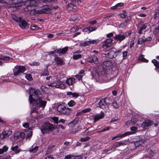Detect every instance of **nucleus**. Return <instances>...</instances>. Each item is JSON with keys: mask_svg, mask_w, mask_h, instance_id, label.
I'll return each instance as SVG.
<instances>
[{"mask_svg": "<svg viewBox=\"0 0 159 159\" xmlns=\"http://www.w3.org/2000/svg\"><path fill=\"white\" fill-rule=\"evenodd\" d=\"M30 90L29 100L30 104L33 106L41 108V109H44L47 102L42 100L43 97L40 91L32 88H30Z\"/></svg>", "mask_w": 159, "mask_h": 159, "instance_id": "f257e3e1", "label": "nucleus"}, {"mask_svg": "<svg viewBox=\"0 0 159 159\" xmlns=\"http://www.w3.org/2000/svg\"><path fill=\"white\" fill-rule=\"evenodd\" d=\"M46 0H29V4L27 6L28 10L31 11L36 9L38 4L41 2H46Z\"/></svg>", "mask_w": 159, "mask_h": 159, "instance_id": "f03ea898", "label": "nucleus"}, {"mask_svg": "<svg viewBox=\"0 0 159 159\" xmlns=\"http://www.w3.org/2000/svg\"><path fill=\"white\" fill-rule=\"evenodd\" d=\"M79 120L78 118L76 117L69 124L70 128L72 130L71 133H75L80 130V128H79L80 126L77 124Z\"/></svg>", "mask_w": 159, "mask_h": 159, "instance_id": "7ed1b4c3", "label": "nucleus"}, {"mask_svg": "<svg viewBox=\"0 0 159 159\" xmlns=\"http://www.w3.org/2000/svg\"><path fill=\"white\" fill-rule=\"evenodd\" d=\"M55 128V126L49 122L43 123L41 127V131L43 133L45 132L52 131Z\"/></svg>", "mask_w": 159, "mask_h": 159, "instance_id": "20e7f679", "label": "nucleus"}, {"mask_svg": "<svg viewBox=\"0 0 159 159\" xmlns=\"http://www.w3.org/2000/svg\"><path fill=\"white\" fill-rule=\"evenodd\" d=\"M25 70V68L24 66L18 65L16 66L12 69L13 75L15 76L20 75V74L23 73Z\"/></svg>", "mask_w": 159, "mask_h": 159, "instance_id": "39448f33", "label": "nucleus"}, {"mask_svg": "<svg viewBox=\"0 0 159 159\" xmlns=\"http://www.w3.org/2000/svg\"><path fill=\"white\" fill-rule=\"evenodd\" d=\"M109 104L104 98L100 100L98 104L99 107L106 111H107L109 109Z\"/></svg>", "mask_w": 159, "mask_h": 159, "instance_id": "423d86ee", "label": "nucleus"}, {"mask_svg": "<svg viewBox=\"0 0 159 159\" xmlns=\"http://www.w3.org/2000/svg\"><path fill=\"white\" fill-rule=\"evenodd\" d=\"M48 86L53 88H60L64 89L66 87L65 84H62L61 82H57V83L53 82L48 84Z\"/></svg>", "mask_w": 159, "mask_h": 159, "instance_id": "0eeeda50", "label": "nucleus"}, {"mask_svg": "<svg viewBox=\"0 0 159 159\" xmlns=\"http://www.w3.org/2000/svg\"><path fill=\"white\" fill-rule=\"evenodd\" d=\"M18 23L20 27L22 29L28 28L29 27L27 23L21 17H19Z\"/></svg>", "mask_w": 159, "mask_h": 159, "instance_id": "6e6552de", "label": "nucleus"}, {"mask_svg": "<svg viewBox=\"0 0 159 159\" xmlns=\"http://www.w3.org/2000/svg\"><path fill=\"white\" fill-rule=\"evenodd\" d=\"M0 3L3 4L6 8L14 7L13 0H0Z\"/></svg>", "mask_w": 159, "mask_h": 159, "instance_id": "1a4fd4ad", "label": "nucleus"}, {"mask_svg": "<svg viewBox=\"0 0 159 159\" xmlns=\"http://www.w3.org/2000/svg\"><path fill=\"white\" fill-rule=\"evenodd\" d=\"M27 0H13L14 7H20L24 4Z\"/></svg>", "mask_w": 159, "mask_h": 159, "instance_id": "9d476101", "label": "nucleus"}, {"mask_svg": "<svg viewBox=\"0 0 159 159\" xmlns=\"http://www.w3.org/2000/svg\"><path fill=\"white\" fill-rule=\"evenodd\" d=\"M127 36V35L126 34H119L116 35L114 39L116 40L121 42L124 40Z\"/></svg>", "mask_w": 159, "mask_h": 159, "instance_id": "9b49d317", "label": "nucleus"}, {"mask_svg": "<svg viewBox=\"0 0 159 159\" xmlns=\"http://www.w3.org/2000/svg\"><path fill=\"white\" fill-rule=\"evenodd\" d=\"M153 121L152 120H146L143 122L141 124V126L144 129H146L148 127L152 125Z\"/></svg>", "mask_w": 159, "mask_h": 159, "instance_id": "f8f14e48", "label": "nucleus"}, {"mask_svg": "<svg viewBox=\"0 0 159 159\" xmlns=\"http://www.w3.org/2000/svg\"><path fill=\"white\" fill-rule=\"evenodd\" d=\"M104 113L102 111H101L100 113L94 115L93 118V122L95 123L99 119H102L104 117Z\"/></svg>", "mask_w": 159, "mask_h": 159, "instance_id": "ddd939ff", "label": "nucleus"}, {"mask_svg": "<svg viewBox=\"0 0 159 159\" xmlns=\"http://www.w3.org/2000/svg\"><path fill=\"white\" fill-rule=\"evenodd\" d=\"M112 40L110 38L107 39L103 42L102 47L104 48H109L111 45Z\"/></svg>", "mask_w": 159, "mask_h": 159, "instance_id": "4468645a", "label": "nucleus"}, {"mask_svg": "<svg viewBox=\"0 0 159 159\" xmlns=\"http://www.w3.org/2000/svg\"><path fill=\"white\" fill-rule=\"evenodd\" d=\"M134 134L133 132H131L130 131L126 132L122 134H118L117 136L113 137L111 139V140H113L117 138H123L126 136H127L128 135L132 134Z\"/></svg>", "mask_w": 159, "mask_h": 159, "instance_id": "2eb2a0df", "label": "nucleus"}, {"mask_svg": "<svg viewBox=\"0 0 159 159\" xmlns=\"http://www.w3.org/2000/svg\"><path fill=\"white\" fill-rule=\"evenodd\" d=\"M88 61L90 63H94L97 64L98 62V57L95 55H93L92 57L89 56L87 58Z\"/></svg>", "mask_w": 159, "mask_h": 159, "instance_id": "dca6fc26", "label": "nucleus"}, {"mask_svg": "<svg viewBox=\"0 0 159 159\" xmlns=\"http://www.w3.org/2000/svg\"><path fill=\"white\" fill-rule=\"evenodd\" d=\"M12 133V131L10 130L3 132L0 134V138L1 139H4L10 135Z\"/></svg>", "mask_w": 159, "mask_h": 159, "instance_id": "f3484780", "label": "nucleus"}, {"mask_svg": "<svg viewBox=\"0 0 159 159\" xmlns=\"http://www.w3.org/2000/svg\"><path fill=\"white\" fill-rule=\"evenodd\" d=\"M66 8L67 9L68 11H75L77 10L76 6L74 5L73 4L71 3L68 4Z\"/></svg>", "mask_w": 159, "mask_h": 159, "instance_id": "a211bd4d", "label": "nucleus"}, {"mask_svg": "<svg viewBox=\"0 0 159 159\" xmlns=\"http://www.w3.org/2000/svg\"><path fill=\"white\" fill-rule=\"evenodd\" d=\"M68 48L67 47H65L62 49H57L55 50V52L58 53L60 55L61 54H64L67 51Z\"/></svg>", "mask_w": 159, "mask_h": 159, "instance_id": "6ab92c4d", "label": "nucleus"}, {"mask_svg": "<svg viewBox=\"0 0 159 159\" xmlns=\"http://www.w3.org/2000/svg\"><path fill=\"white\" fill-rule=\"evenodd\" d=\"M75 80L74 78H67L66 80V83L69 85H73L75 83Z\"/></svg>", "mask_w": 159, "mask_h": 159, "instance_id": "aec40b11", "label": "nucleus"}, {"mask_svg": "<svg viewBox=\"0 0 159 159\" xmlns=\"http://www.w3.org/2000/svg\"><path fill=\"white\" fill-rule=\"evenodd\" d=\"M54 60L58 65H62L65 64V62L63 60L59 57H55Z\"/></svg>", "mask_w": 159, "mask_h": 159, "instance_id": "412c9836", "label": "nucleus"}, {"mask_svg": "<svg viewBox=\"0 0 159 159\" xmlns=\"http://www.w3.org/2000/svg\"><path fill=\"white\" fill-rule=\"evenodd\" d=\"M65 107L64 104H60L58 106L57 108V110L60 113L62 114Z\"/></svg>", "mask_w": 159, "mask_h": 159, "instance_id": "4be33fe9", "label": "nucleus"}, {"mask_svg": "<svg viewBox=\"0 0 159 159\" xmlns=\"http://www.w3.org/2000/svg\"><path fill=\"white\" fill-rule=\"evenodd\" d=\"M116 52L113 50L110 51L107 53V56L110 58H113L115 57L116 56Z\"/></svg>", "mask_w": 159, "mask_h": 159, "instance_id": "5701e85b", "label": "nucleus"}, {"mask_svg": "<svg viewBox=\"0 0 159 159\" xmlns=\"http://www.w3.org/2000/svg\"><path fill=\"white\" fill-rule=\"evenodd\" d=\"M50 12L49 9L46 6L43 7L41 10L39 11V13H48Z\"/></svg>", "mask_w": 159, "mask_h": 159, "instance_id": "b1692460", "label": "nucleus"}, {"mask_svg": "<svg viewBox=\"0 0 159 159\" xmlns=\"http://www.w3.org/2000/svg\"><path fill=\"white\" fill-rule=\"evenodd\" d=\"M125 145L124 142L121 141L116 142L113 144V147L114 148H118L121 146H124Z\"/></svg>", "mask_w": 159, "mask_h": 159, "instance_id": "393cba45", "label": "nucleus"}, {"mask_svg": "<svg viewBox=\"0 0 159 159\" xmlns=\"http://www.w3.org/2000/svg\"><path fill=\"white\" fill-rule=\"evenodd\" d=\"M10 58V57L5 55H0V65L2 64V62L1 60L7 61Z\"/></svg>", "mask_w": 159, "mask_h": 159, "instance_id": "a878e982", "label": "nucleus"}, {"mask_svg": "<svg viewBox=\"0 0 159 159\" xmlns=\"http://www.w3.org/2000/svg\"><path fill=\"white\" fill-rule=\"evenodd\" d=\"M145 141L143 140H140L136 142L134 145L136 147H138L139 146H143L144 145Z\"/></svg>", "mask_w": 159, "mask_h": 159, "instance_id": "bb28decb", "label": "nucleus"}, {"mask_svg": "<svg viewBox=\"0 0 159 159\" xmlns=\"http://www.w3.org/2000/svg\"><path fill=\"white\" fill-rule=\"evenodd\" d=\"M123 5L124 4L122 2L118 3L115 6L111 7V9H119L121 7H122Z\"/></svg>", "mask_w": 159, "mask_h": 159, "instance_id": "cd10ccee", "label": "nucleus"}, {"mask_svg": "<svg viewBox=\"0 0 159 159\" xmlns=\"http://www.w3.org/2000/svg\"><path fill=\"white\" fill-rule=\"evenodd\" d=\"M148 25V24L146 23L142 25V27L139 29L138 33L139 34H141L142 33V30H145L147 28Z\"/></svg>", "mask_w": 159, "mask_h": 159, "instance_id": "c85d7f7f", "label": "nucleus"}, {"mask_svg": "<svg viewBox=\"0 0 159 159\" xmlns=\"http://www.w3.org/2000/svg\"><path fill=\"white\" fill-rule=\"evenodd\" d=\"M39 149V147L35 146L34 148L33 146L30 148L29 150V152L31 153H34L36 152Z\"/></svg>", "mask_w": 159, "mask_h": 159, "instance_id": "c756f323", "label": "nucleus"}, {"mask_svg": "<svg viewBox=\"0 0 159 159\" xmlns=\"http://www.w3.org/2000/svg\"><path fill=\"white\" fill-rule=\"evenodd\" d=\"M18 146L16 145L15 146L12 147L11 149L13 151H14L15 152V153L17 154L19 153L21 151V149H18Z\"/></svg>", "mask_w": 159, "mask_h": 159, "instance_id": "7c9ffc66", "label": "nucleus"}, {"mask_svg": "<svg viewBox=\"0 0 159 159\" xmlns=\"http://www.w3.org/2000/svg\"><path fill=\"white\" fill-rule=\"evenodd\" d=\"M71 112V110L69 108H67L65 107L62 114H65V115H68Z\"/></svg>", "mask_w": 159, "mask_h": 159, "instance_id": "2f4dec72", "label": "nucleus"}, {"mask_svg": "<svg viewBox=\"0 0 159 159\" xmlns=\"http://www.w3.org/2000/svg\"><path fill=\"white\" fill-rule=\"evenodd\" d=\"M61 17L60 13L59 12H56L53 15V19L55 21L58 20Z\"/></svg>", "mask_w": 159, "mask_h": 159, "instance_id": "473e14b6", "label": "nucleus"}, {"mask_svg": "<svg viewBox=\"0 0 159 159\" xmlns=\"http://www.w3.org/2000/svg\"><path fill=\"white\" fill-rule=\"evenodd\" d=\"M88 130H89L88 131V134L90 135L94 134V129H93V127H91L90 128H88L87 129L85 130V132H86Z\"/></svg>", "mask_w": 159, "mask_h": 159, "instance_id": "72a5a7b5", "label": "nucleus"}, {"mask_svg": "<svg viewBox=\"0 0 159 159\" xmlns=\"http://www.w3.org/2000/svg\"><path fill=\"white\" fill-rule=\"evenodd\" d=\"M11 77V76H4L2 77V82H10L11 81L9 80V78L10 79Z\"/></svg>", "mask_w": 159, "mask_h": 159, "instance_id": "f704fd0d", "label": "nucleus"}, {"mask_svg": "<svg viewBox=\"0 0 159 159\" xmlns=\"http://www.w3.org/2000/svg\"><path fill=\"white\" fill-rule=\"evenodd\" d=\"M112 106L114 108H118L120 106V104L118 103L116 101H114L112 102Z\"/></svg>", "mask_w": 159, "mask_h": 159, "instance_id": "c9c22d12", "label": "nucleus"}, {"mask_svg": "<svg viewBox=\"0 0 159 159\" xmlns=\"http://www.w3.org/2000/svg\"><path fill=\"white\" fill-rule=\"evenodd\" d=\"M51 121L55 124H58V117L54 116L51 118Z\"/></svg>", "mask_w": 159, "mask_h": 159, "instance_id": "e433bc0d", "label": "nucleus"}, {"mask_svg": "<svg viewBox=\"0 0 159 159\" xmlns=\"http://www.w3.org/2000/svg\"><path fill=\"white\" fill-rule=\"evenodd\" d=\"M23 126L27 129L25 130V131L26 132L28 131L30 129L29 128V123H25L23 124Z\"/></svg>", "mask_w": 159, "mask_h": 159, "instance_id": "4c0bfd02", "label": "nucleus"}, {"mask_svg": "<svg viewBox=\"0 0 159 159\" xmlns=\"http://www.w3.org/2000/svg\"><path fill=\"white\" fill-rule=\"evenodd\" d=\"M26 79L29 81H32L33 80L32 76L30 74H26L25 75Z\"/></svg>", "mask_w": 159, "mask_h": 159, "instance_id": "58836bf2", "label": "nucleus"}, {"mask_svg": "<svg viewBox=\"0 0 159 159\" xmlns=\"http://www.w3.org/2000/svg\"><path fill=\"white\" fill-rule=\"evenodd\" d=\"M139 60L143 61L144 62H148V60L144 58V56L142 55H141L139 57Z\"/></svg>", "mask_w": 159, "mask_h": 159, "instance_id": "ea45409f", "label": "nucleus"}, {"mask_svg": "<svg viewBox=\"0 0 159 159\" xmlns=\"http://www.w3.org/2000/svg\"><path fill=\"white\" fill-rule=\"evenodd\" d=\"M153 33L155 36L159 35V25L155 28L153 31Z\"/></svg>", "mask_w": 159, "mask_h": 159, "instance_id": "a19ab883", "label": "nucleus"}, {"mask_svg": "<svg viewBox=\"0 0 159 159\" xmlns=\"http://www.w3.org/2000/svg\"><path fill=\"white\" fill-rule=\"evenodd\" d=\"M75 102L73 100H71L67 103L68 106L70 107H72L75 106Z\"/></svg>", "mask_w": 159, "mask_h": 159, "instance_id": "79ce46f5", "label": "nucleus"}, {"mask_svg": "<svg viewBox=\"0 0 159 159\" xmlns=\"http://www.w3.org/2000/svg\"><path fill=\"white\" fill-rule=\"evenodd\" d=\"M32 135V132L30 131L28 134H27L26 136V140L28 141H29Z\"/></svg>", "mask_w": 159, "mask_h": 159, "instance_id": "37998d69", "label": "nucleus"}, {"mask_svg": "<svg viewBox=\"0 0 159 159\" xmlns=\"http://www.w3.org/2000/svg\"><path fill=\"white\" fill-rule=\"evenodd\" d=\"M40 29V27H38L36 25H32L30 26V29L32 30H38Z\"/></svg>", "mask_w": 159, "mask_h": 159, "instance_id": "c03bdc74", "label": "nucleus"}, {"mask_svg": "<svg viewBox=\"0 0 159 159\" xmlns=\"http://www.w3.org/2000/svg\"><path fill=\"white\" fill-rule=\"evenodd\" d=\"M153 63L156 67L159 68V63L155 59H153L152 60Z\"/></svg>", "mask_w": 159, "mask_h": 159, "instance_id": "a18cd8bd", "label": "nucleus"}, {"mask_svg": "<svg viewBox=\"0 0 159 159\" xmlns=\"http://www.w3.org/2000/svg\"><path fill=\"white\" fill-rule=\"evenodd\" d=\"M73 59L74 60H77L78 59L82 57L81 55L79 54H74L73 56Z\"/></svg>", "mask_w": 159, "mask_h": 159, "instance_id": "49530a36", "label": "nucleus"}, {"mask_svg": "<svg viewBox=\"0 0 159 159\" xmlns=\"http://www.w3.org/2000/svg\"><path fill=\"white\" fill-rule=\"evenodd\" d=\"M111 65V62L109 61H105L103 62V65L106 67H109Z\"/></svg>", "mask_w": 159, "mask_h": 159, "instance_id": "de8ad7c7", "label": "nucleus"}, {"mask_svg": "<svg viewBox=\"0 0 159 159\" xmlns=\"http://www.w3.org/2000/svg\"><path fill=\"white\" fill-rule=\"evenodd\" d=\"M100 40L97 39L95 40H89L90 44H96L98 43L100 41Z\"/></svg>", "mask_w": 159, "mask_h": 159, "instance_id": "09e8293b", "label": "nucleus"}, {"mask_svg": "<svg viewBox=\"0 0 159 159\" xmlns=\"http://www.w3.org/2000/svg\"><path fill=\"white\" fill-rule=\"evenodd\" d=\"M31 125L33 127H34L37 125V123L36 122L35 119H33L30 121Z\"/></svg>", "mask_w": 159, "mask_h": 159, "instance_id": "8fccbe9b", "label": "nucleus"}, {"mask_svg": "<svg viewBox=\"0 0 159 159\" xmlns=\"http://www.w3.org/2000/svg\"><path fill=\"white\" fill-rule=\"evenodd\" d=\"M54 147V146L51 145L50 146H49L48 147V149L47 150V151L46 152V154H49L52 151V148Z\"/></svg>", "mask_w": 159, "mask_h": 159, "instance_id": "3c124183", "label": "nucleus"}, {"mask_svg": "<svg viewBox=\"0 0 159 159\" xmlns=\"http://www.w3.org/2000/svg\"><path fill=\"white\" fill-rule=\"evenodd\" d=\"M90 139L89 137L87 136L85 138H83L80 139V141L82 142H85L89 140Z\"/></svg>", "mask_w": 159, "mask_h": 159, "instance_id": "603ef678", "label": "nucleus"}, {"mask_svg": "<svg viewBox=\"0 0 159 159\" xmlns=\"http://www.w3.org/2000/svg\"><path fill=\"white\" fill-rule=\"evenodd\" d=\"M145 42V39L144 40L143 38H140L138 41V43L139 44H141Z\"/></svg>", "mask_w": 159, "mask_h": 159, "instance_id": "864d4df0", "label": "nucleus"}, {"mask_svg": "<svg viewBox=\"0 0 159 159\" xmlns=\"http://www.w3.org/2000/svg\"><path fill=\"white\" fill-rule=\"evenodd\" d=\"M90 44L89 40L86 41L83 43V45L84 47L89 46Z\"/></svg>", "mask_w": 159, "mask_h": 159, "instance_id": "5fc2aeb1", "label": "nucleus"}, {"mask_svg": "<svg viewBox=\"0 0 159 159\" xmlns=\"http://www.w3.org/2000/svg\"><path fill=\"white\" fill-rule=\"evenodd\" d=\"M89 27L87 28H84V29H83V32H84L85 33H87L88 34L90 33V32H89Z\"/></svg>", "mask_w": 159, "mask_h": 159, "instance_id": "6e6d98bb", "label": "nucleus"}, {"mask_svg": "<svg viewBox=\"0 0 159 159\" xmlns=\"http://www.w3.org/2000/svg\"><path fill=\"white\" fill-rule=\"evenodd\" d=\"M89 32L91 33V32H92L93 31H94L96 30L97 28L96 27H89Z\"/></svg>", "mask_w": 159, "mask_h": 159, "instance_id": "4d7b16f0", "label": "nucleus"}, {"mask_svg": "<svg viewBox=\"0 0 159 159\" xmlns=\"http://www.w3.org/2000/svg\"><path fill=\"white\" fill-rule=\"evenodd\" d=\"M128 54V52L125 51L123 53V59H125L126 58Z\"/></svg>", "mask_w": 159, "mask_h": 159, "instance_id": "13d9d810", "label": "nucleus"}, {"mask_svg": "<svg viewBox=\"0 0 159 159\" xmlns=\"http://www.w3.org/2000/svg\"><path fill=\"white\" fill-rule=\"evenodd\" d=\"M12 17L13 20H14L15 21L18 22L19 21V18H18L15 15H12Z\"/></svg>", "mask_w": 159, "mask_h": 159, "instance_id": "bf43d9fd", "label": "nucleus"}, {"mask_svg": "<svg viewBox=\"0 0 159 159\" xmlns=\"http://www.w3.org/2000/svg\"><path fill=\"white\" fill-rule=\"evenodd\" d=\"M78 28V26L76 25L74 26L70 30V31L72 33L75 32Z\"/></svg>", "mask_w": 159, "mask_h": 159, "instance_id": "052dcab7", "label": "nucleus"}, {"mask_svg": "<svg viewBox=\"0 0 159 159\" xmlns=\"http://www.w3.org/2000/svg\"><path fill=\"white\" fill-rule=\"evenodd\" d=\"M72 96V97L76 98H78L79 96V95L77 93H73Z\"/></svg>", "mask_w": 159, "mask_h": 159, "instance_id": "680f3d73", "label": "nucleus"}, {"mask_svg": "<svg viewBox=\"0 0 159 159\" xmlns=\"http://www.w3.org/2000/svg\"><path fill=\"white\" fill-rule=\"evenodd\" d=\"M48 72L47 70H46L41 73V76H44L48 75Z\"/></svg>", "mask_w": 159, "mask_h": 159, "instance_id": "e2e57ef3", "label": "nucleus"}, {"mask_svg": "<svg viewBox=\"0 0 159 159\" xmlns=\"http://www.w3.org/2000/svg\"><path fill=\"white\" fill-rule=\"evenodd\" d=\"M91 111V109L90 108H88L83 110L82 111L83 113H86L90 111Z\"/></svg>", "mask_w": 159, "mask_h": 159, "instance_id": "0e129e2a", "label": "nucleus"}, {"mask_svg": "<svg viewBox=\"0 0 159 159\" xmlns=\"http://www.w3.org/2000/svg\"><path fill=\"white\" fill-rule=\"evenodd\" d=\"M127 24V22L125 21L124 22L122 23H121L120 25V27H124Z\"/></svg>", "mask_w": 159, "mask_h": 159, "instance_id": "69168bd1", "label": "nucleus"}, {"mask_svg": "<svg viewBox=\"0 0 159 159\" xmlns=\"http://www.w3.org/2000/svg\"><path fill=\"white\" fill-rule=\"evenodd\" d=\"M155 17H157L159 16V11L158 10H157L154 14Z\"/></svg>", "mask_w": 159, "mask_h": 159, "instance_id": "338daca9", "label": "nucleus"}, {"mask_svg": "<svg viewBox=\"0 0 159 159\" xmlns=\"http://www.w3.org/2000/svg\"><path fill=\"white\" fill-rule=\"evenodd\" d=\"M82 76L83 75H80L78 74V75H77L75 76V77L79 80H80L81 79Z\"/></svg>", "mask_w": 159, "mask_h": 159, "instance_id": "774afa93", "label": "nucleus"}]
</instances>
